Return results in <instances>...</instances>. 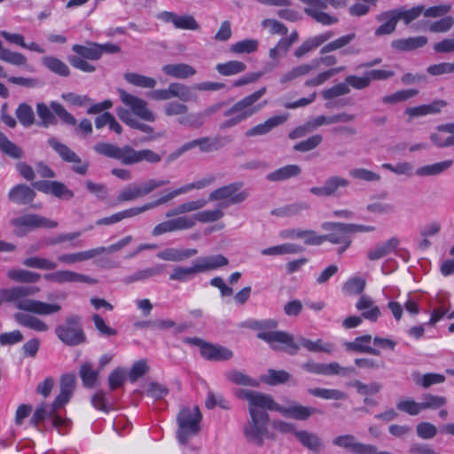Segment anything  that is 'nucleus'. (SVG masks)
I'll list each match as a JSON object with an SVG mask.
<instances>
[{
  "label": "nucleus",
  "instance_id": "1",
  "mask_svg": "<svg viewBox=\"0 0 454 454\" xmlns=\"http://www.w3.org/2000/svg\"><path fill=\"white\" fill-rule=\"evenodd\" d=\"M450 11V4H440L426 8L419 4L405 9L403 7L385 11L376 16V20L382 24L379 26L374 35L383 36L391 35L395 31L397 23L402 20L405 25L411 24L421 15L425 17L437 18L444 16Z\"/></svg>",
  "mask_w": 454,
  "mask_h": 454
},
{
  "label": "nucleus",
  "instance_id": "2",
  "mask_svg": "<svg viewBox=\"0 0 454 454\" xmlns=\"http://www.w3.org/2000/svg\"><path fill=\"white\" fill-rule=\"evenodd\" d=\"M37 190L44 194H51L58 199L69 200L74 193L59 181L40 180L32 183V188L24 184L14 185L8 192V199L17 205H27L35 198Z\"/></svg>",
  "mask_w": 454,
  "mask_h": 454
},
{
  "label": "nucleus",
  "instance_id": "3",
  "mask_svg": "<svg viewBox=\"0 0 454 454\" xmlns=\"http://www.w3.org/2000/svg\"><path fill=\"white\" fill-rule=\"evenodd\" d=\"M94 151L100 155L117 160L123 165H135L142 161L155 164L161 156L151 149L136 150L130 145L120 147L116 145L99 142L94 145Z\"/></svg>",
  "mask_w": 454,
  "mask_h": 454
},
{
  "label": "nucleus",
  "instance_id": "4",
  "mask_svg": "<svg viewBox=\"0 0 454 454\" xmlns=\"http://www.w3.org/2000/svg\"><path fill=\"white\" fill-rule=\"evenodd\" d=\"M265 93L266 88L262 87L233 104L223 113L227 119L220 124V129L235 127L258 113L267 104V101L257 103Z\"/></svg>",
  "mask_w": 454,
  "mask_h": 454
},
{
  "label": "nucleus",
  "instance_id": "5",
  "mask_svg": "<svg viewBox=\"0 0 454 454\" xmlns=\"http://www.w3.org/2000/svg\"><path fill=\"white\" fill-rule=\"evenodd\" d=\"M278 326L275 319L261 320L260 331L257 338L264 340L273 350H281L291 356L297 354L299 345L294 341V336L283 331H272Z\"/></svg>",
  "mask_w": 454,
  "mask_h": 454
},
{
  "label": "nucleus",
  "instance_id": "6",
  "mask_svg": "<svg viewBox=\"0 0 454 454\" xmlns=\"http://www.w3.org/2000/svg\"><path fill=\"white\" fill-rule=\"evenodd\" d=\"M202 414L199 406L183 407L176 416V437L180 443L185 445L190 439L200 431Z\"/></svg>",
  "mask_w": 454,
  "mask_h": 454
},
{
  "label": "nucleus",
  "instance_id": "7",
  "mask_svg": "<svg viewBox=\"0 0 454 454\" xmlns=\"http://www.w3.org/2000/svg\"><path fill=\"white\" fill-rule=\"evenodd\" d=\"M26 290L20 298L15 300L14 305L17 309L24 310L35 315L39 316H49L58 313L61 310V306L58 303H48L37 300L28 299L29 296H33L40 292V288L37 286H17Z\"/></svg>",
  "mask_w": 454,
  "mask_h": 454
},
{
  "label": "nucleus",
  "instance_id": "8",
  "mask_svg": "<svg viewBox=\"0 0 454 454\" xmlns=\"http://www.w3.org/2000/svg\"><path fill=\"white\" fill-rule=\"evenodd\" d=\"M72 51L76 54L68 57V61L73 67L84 73L96 71V67L88 60L100 59L99 43L86 41L85 44H74Z\"/></svg>",
  "mask_w": 454,
  "mask_h": 454
},
{
  "label": "nucleus",
  "instance_id": "9",
  "mask_svg": "<svg viewBox=\"0 0 454 454\" xmlns=\"http://www.w3.org/2000/svg\"><path fill=\"white\" fill-rule=\"evenodd\" d=\"M268 410L250 409V420L244 427V434L249 442L257 446L263 444V440L268 436L269 414Z\"/></svg>",
  "mask_w": 454,
  "mask_h": 454
},
{
  "label": "nucleus",
  "instance_id": "10",
  "mask_svg": "<svg viewBox=\"0 0 454 454\" xmlns=\"http://www.w3.org/2000/svg\"><path fill=\"white\" fill-rule=\"evenodd\" d=\"M55 333L67 346H78L86 341L81 317L77 315L67 317L64 324L56 326Z\"/></svg>",
  "mask_w": 454,
  "mask_h": 454
},
{
  "label": "nucleus",
  "instance_id": "11",
  "mask_svg": "<svg viewBox=\"0 0 454 454\" xmlns=\"http://www.w3.org/2000/svg\"><path fill=\"white\" fill-rule=\"evenodd\" d=\"M303 3L306 7L304 12L307 15L313 18L317 22L325 25L330 26L336 24L339 20L335 16L329 15L325 12L324 10L326 9L327 4L334 8H340L346 5V0H300Z\"/></svg>",
  "mask_w": 454,
  "mask_h": 454
},
{
  "label": "nucleus",
  "instance_id": "12",
  "mask_svg": "<svg viewBox=\"0 0 454 454\" xmlns=\"http://www.w3.org/2000/svg\"><path fill=\"white\" fill-rule=\"evenodd\" d=\"M243 186L242 182H235L230 184L219 187L210 192L208 196L209 201H221L222 207H228L230 205L239 204L243 202L247 197V192L240 191Z\"/></svg>",
  "mask_w": 454,
  "mask_h": 454
},
{
  "label": "nucleus",
  "instance_id": "13",
  "mask_svg": "<svg viewBox=\"0 0 454 454\" xmlns=\"http://www.w3.org/2000/svg\"><path fill=\"white\" fill-rule=\"evenodd\" d=\"M48 145L58 153L60 159L67 163H73L72 170L81 176L87 174L90 163L82 160L71 148L59 142L55 137L47 140Z\"/></svg>",
  "mask_w": 454,
  "mask_h": 454
},
{
  "label": "nucleus",
  "instance_id": "14",
  "mask_svg": "<svg viewBox=\"0 0 454 454\" xmlns=\"http://www.w3.org/2000/svg\"><path fill=\"white\" fill-rule=\"evenodd\" d=\"M168 184V180L149 179L143 185H137L135 184H129L120 192L117 196V200L118 202L134 200L136 199L145 197L155 189Z\"/></svg>",
  "mask_w": 454,
  "mask_h": 454
},
{
  "label": "nucleus",
  "instance_id": "15",
  "mask_svg": "<svg viewBox=\"0 0 454 454\" xmlns=\"http://www.w3.org/2000/svg\"><path fill=\"white\" fill-rule=\"evenodd\" d=\"M11 223L18 234H23L27 231L38 228L52 229L58 226L57 222L36 214H28L14 218L11 221Z\"/></svg>",
  "mask_w": 454,
  "mask_h": 454
},
{
  "label": "nucleus",
  "instance_id": "16",
  "mask_svg": "<svg viewBox=\"0 0 454 454\" xmlns=\"http://www.w3.org/2000/svg\"><path fill=\"white\" fill-rule=\"evenodd\" d=\"M343 226H346V223L326 222L322 224V229L329 231V233L322 235L323 243L329 241L332 244H341L342 247L338 251L340 254L347 250L352 242L347 228Z\"/></svg>",
  "mask_w": 454,
  "mask_h": 454
},
{
  "label": "nucleus",
  "instance_id": "17",
  "mask_svg": "<svg viewBox=\"0 0 454 454\" xmlns=\"http://www.w3.org/2000/svg\"><path fill=\"white\" fill-rule=\"evenodd\" d=\"M119 95L121 102L129 106L135 115L146 121L155 120L153 113L148 109L147 103L144 99L129 94L124 90H119Z\"/></svg>",
  "mask_w": 454,
  "mask_h": 454
},
{
  "label": "nucleus",
  "instance_id": "18",
  "mask_svg": "<svg viewBox=\"0 0 454 454\" xmlns=\"http://www.w3.org/2000/svg\"><path fill=\"white\" fill-rule=\"evenodd\" d=\"M270 411H275L286 418H291L297 420H305L312 414L321 413V411L315 408L301 405L299 403H292L289 406H283L277 403L272 398V404H270Z\"/></svg>",
  "mask_w": 454,
  "mask_h": 454
},
{
  "label": "nucleus",
  "instance_id": "19",
  "mask_svg": "<svg viewBox=\"0 0 454 454\" xmlns=\"http://www.w3.org/2000/svg\"><path fill=\"white\" fill-rule=\"evenodd\" d=\"M156 207H159L156 200L148 202V203L144 204L141 207H130V208L117 212L115 214H113L112 215L100 218V219L97 220L96 224L98 226L114 224V223H117L122 221L123 219L134 217L143 212H145L146 210H149V209Z\"/></svg>",
  "mask_w": 454,
  "mask_h": 454
},
{
  "label": "nucleus",
  "instance_id": "20",
  "mask_svg": "<svg viewBox=\"0 0 454 454\" xmlns=\"http://www.w3.org/2000/svg\"><path fill=\"white\" fill-rule=\"evenodd\" d=\"M75 387V377L74 374L66 373L60 378V392L51 403L52 412L67 404L73 395Z\"/></svg>",
  "mask_w": 454,
  "mask_h": 454
},
{
  "label": "nucleus",
  "instance_id": "21",
  "mask_svg": "<svg viewBox=\"0 0 454 454\" xmlns=\"http://www.w3.org/2000/svg\"><path fill=\"white\" fill-rule=\"evenodd\" d=\"M157 18L164 23H172L177 29L198 30L200 28L199 23L192 15L179 16L175 12L163 11L157 15Z\"/></svg>",
  "mask_w": 454,
  "mask_h": 454
},
{
  "label": "nucleus",
  "instance_id": "22",
  "mask_svg": "<svg viewBox=\"0 0 454 454\" xmlns=\"http://www.w3.org/2000/svg\"><path fill=\"white\" fill-rule=\"evenodd\" d=\"M192 228V219L188 218L187 215H182L156 224L152 231V235L158 237L168 232L185 231Z\"/></svg>",
  "mask_w": 454,
  "mask_h": 454
},
{
  "label": "nucleus",
  "instance_id": "23",
  "mask_svg": "<svg viewBox=\"0 0 454 454\" xmlns=\"http://www.w3.org/2000/svg\"><path fill=\"white\" fill-rule=\"evenodd\" d=\"M215 180V177L214 175H209L207 176H205L196 182H192L190 184H187L185 185H183L177 189L172 190L171 192H168L167 194H164L158 198L156 200L158 206H160L162 204H165L168 201H170L172 199L176 198V196L186 193L193 189L200 190L203 188H206L209 186L211 184H213Z\"/></svg>",
  "mask_w": 454,
  "mask_h": 454
},
{
  "label": "nucleus",
  "instance_id": "24",
  "mask_svg": "<svg viewBox=\"0 0 454 454\" xmlns=\"http://www.w3.org/2000/svg\"><path fill=\"white\" fill-rule=\"evenodd\" d=\"M235 395L239 399L247 400L248 402V411H250L251 408L254 410H269L270 404H272V397L260 392L248 389H238Z\"/></svg>",
  "mask_w": 454,
  "mask_h": 454
},
{
  "label": "nucleus",
  "instance_id": "25",
  "mask_svg": "<svg viewBox=\"0 0 454 454\" xmlns=\"http://www.w3.org/2000/svg\"><path fill=\"white\" fill-rule=\"evenodd\" d=\"M372 336L364 334L355 338L352 341H345L343 348L348 352L366 353L373 356H380V350L371 347Z\"/></svg>",
  "mask_w": 454,
  "mask_h": 454
},
{
  "label": "nucleus",
  "instance_id": "26",
  "mask_svg": "<svg viewBox=\"0 0 454 454\" xmlns=\"http://www.w3.org/2000/svg\"><path fill=\"white\" fill-rule=\"evenodd\" d=\"M356 309L361 311L363 318L370 322H376L381 315L379 306L375 305L372 298L366 294L360 296L356 303Z\"/></svg>",
  "mask_w": 454,
  "mask_h": 454
},
{
  "label": "nucleus",
  "instance_id": "27",
  "mask_svg": "<svg viewBox=\"0 0 454 454\" xmlns=\"http://www.w3.org/2000/svg\"><path fill=\"white\" fill-rule=\"evenodd\" d=\"M333 35V32L325 31L322 34L308 38L295 50L294 56L298 59L305 56L309 51L328 42Z\"/></svg>",
  "mask_w": 454,
  "mask_h": 454
},
{
  "label": "nucleus",
  "instance_id": "28",
  "mask_svg": "<svg viewBox=\"0 0 454 454\" xmlns=\"http://www.w3.org/2000/svg\"><path fill=\"white\" fill-rule=\"evenodd\" d=\"M288 119V114L274 115L264 122L259 123L246 131V137L261 136L269 133L273 128L285 123Z\"/></svg>",
  "mask_w": 454,
  "mask_h": 454
},
{
  "label": "nucleus",
  "instance_id": "29",
  "mask_svg": "<svg viewBox=\"0 0 454 454\" xmlns=\"http://www.w3.org/2000/svg\"><path fill=\"white\" fill-rule=\"evenodd\" d=\"M232 351L225 347L207 343L202 346L201 356L209 361H225L232 357Z\"/></svg>",
  "mask_w": 454,
  "mask_h": 454
},
{
  "label": "nucleus",
  "instance_id": "30",
  "mask_svg": "<svg viewBox=\"0 0 454 454\" xmlns=\"http://www.w3.org/2000/svg\"><path fill=\"white\" fill-rule=\"evenodd\" d=\"M431 140L438 147L454 145V123L441 125L437 131L431 135Z\"/></svg>",
  "mask_w": 454,
  "mask_h": 454
},
{
  "label": "nucleus",
  "instance_id": "31",
  "mask_svg": "<svg viewBox=\"0 0 454 454\" xmlns=\"http://www.w3.org/2000/svg\"><path fill=\"white\" fill-rule=\"evenodd\" d=\"M198 254L195 248L177 249L174 247L165 248L157 254L159 259L170 262H182Z\"/></svg>",
  "mask_w": 454,
  "mask_h": 454
},
{
  "label": "nucleus",
  "instance_id": "32",
  "mask_svg": "<svg viewBox=\"0 0 454 454\" xmlns=\"http://www.w3.org/2000/svg\"><path fill=\"white\" fill-rule=\"evenodd\" d=\"M14 319L20 325L35 332L44 333L49 330V325L43 320L30 314L15 313Z\"/></svg>",
  "mask_w": 454,
  "mask_h": 454
},
{
  "label": "nucleus",
  "instance_id": "33",
  "mask_svg": "<svg viewBox=\"0 0 454 454\" xmlns=\"http://www.w3.org/2000/svg\"><path fill=\"white\" fill-rule=\"evenodd\" d=\"M427 41L426 36L419 35L393 40L391 46L399 51H411L424 47L427 43Z\"/></svg>",
  "mask_w": 454,
  "mask_h": 454
},
{
  "label": "nucleus",
  "instance_id": "34",
  "mask_svg": "<svg viewBox=\"0 0 454 454\" xmlns=\"http://www.w3.org/2000/svg\"><path fill=\"white\" fill-rule=\"evenodd\" d=\"M223 140H226L227 142H230L231 139L228 137H204L201 138L194 139L192 141H189V145H191V150L193 149L196 146L200 147V150L201 152L208 153L213 151H217L221 149L223 146Z\"/></svg>",
  "mask_w": 454,
  "mask_h": 454
},
{
  "label": "nucleus",
  "instance_id": "35",
  "mask_svg": "<svg viewBox=\"0 0 454 454\" xmlns=\"http://www.w3.org/2000/svg\"><path fill=\"white\" fill-rule=\"evenodd\" d=\"M399 246L397 238H391L386 242L376 246L368 252L367 257L370 261H376L395 253Z\"/></svg>",
  "mask_w": 454,
  "mask_h": 454
},
{
  "label": "nucleus",
  "instance_id": "36",
  "mask_svg": "<svg viewBox=\"0 0 454 454\" xmlns=\"http://www.w3.org/2000/svg\"><path fill=\"white\" fill-rule=\"evenodd\" d=\"M195 262L199 272H205L226 266L229 261L224 255L216 254L200 258Z\"/></svg>",
  "mask_w": 454,
  "mask_h": 454
},
{
  "label": "nucleus",
  "instance_id": "37",
  "mask_svg": "<svg viewBox=\"0 0 454 454\" xmlns=\"http://www.w3.org/2000/svg\"><path fill=\"white\" fill-rule=\"evenodd\" d=\"M162 71L165 74L178 79H185L196 74L192 66L184 63L164 65Z\"/></svg>",
  "mask_w": 454,
  "mask_h": 454
},
{
  "label": "nucleus",
  "instance_id": "38",
  "mask_svg": "<svg viewBox=\"0 0 454 454\" xmlns=\"http://www.w3.org/2000/svg\"><path fill=\"white\" fill-rule=\"evenodd\" d=\"M314 71H316V70H315L312 61H310L309 63L301 64V65H298V66L293 67L288 72L285 73L280 77L279 81L282 84H286V83L291 82L298 78L307 76Z\"/></svg>",
  "mask_w": 454,
  "mask_h": 454
},
{
  "label": "nucleus",
  "instance_id": "39",
  "mask_svg": "<svg viewBox=\"0 0 454 454\" xmlns=\"http://www.w3.org/2000/svg\"><path fill=\"white\" fill-rule=\"evenodd\" d=\"M42 63L48 70L61 77H67L70 74L68 66L57 57L45 56Z\"/></svg>",
  "mask_w": 454,
  "mask_h": 454
},
{
  "label": "nucleus",
  "instance_id": "40",
  "mask_svg": "<svg viewBox=\"0 0 454 454\" xmlns=\"http://www.w3.org/2000/svg\"><path fill=\"white\" fill-rule=\"evenodd\" d=\"M301 168L298 165L291 164L279 168L275 171L269 173L266 176L270 182H278L297 176L301 173Z\"/></svg>",
  "mask_w": 454,
  "mask_h": 454
},
{
  "label": "nucleus",
  "instance_id": "41",
  "mask_svg": "<svg viewBox=\"0 0 454 454\" xmlns=\"http://www.w3.org/2000/svg\"><path fill=\"white\" fill-rule=\"evenodd\" d=\"M294 435L304 447L312 451L318 452L323 446L322 440L317 434L306 430L295 431Z\"/></svg>",
  "mask_w": 454,
  "mask_h": 454
},
{
  "label": "nucleus",
  "instance_id": "42",
  "mask_svg": "<svg viewBox=\"0 0 454 454\" xmlns=\"http://www.w3.org/2000/svg\"><path fill=\"white\" fill-rule=\"evenodd\" d=\"M299 346H302L309 352H325L331 354L334 350V345L331 342H324L321 339L313 341L311 340L301 337Z\"/></svg>",
  "mask_w": 454,
  "mask_h": 454
},
{
  "label": "nucleus",
  "instance_id": "43",
  "mask_svg": "<svg viewBox=\"0 0 454 454\" xmlns=\"http://www.w3.org/2000/svg\"><path fill=\"white\" fill-rule=\"evenodd\" d=\"M207 200L204 199L182 203L178 205L176 207L168 211L166 213V217H172L177 215L197 211L204 207L207 205Z\"/></svg>",
  "mask_w": 454,
  "mask_h": 454
},
{
  "label": "nucleus",
  "instance_id": "44",
  "mask_svg": "<svg viewBox=\"0 0 454 454\" xmlns=\"http://www.w3.org/2000/svg\"><path fill=\"white\" fill-rule=\"evenodd\" d=\"M215 69L221 75L231 76L244 72L247 69V65L239 60H229L224 63H218Z\"/></svg>",
  "mask_w": 454,
  "mask_h": 454
},
{
  "label": "nucleus",
  "instance_id": "45",
  "mask_svg": "<svg viewBox=\"0 0 454 454\" xmlns=\"http://www.w3.org/2000/svg\"><path fill=\"white\" fill-rule=\"evenodd\" d=\"M223 212L221 208H215L213 210H203L192 215H187L188 218L192 221V228L195 226L196 222L200 223H212L220 220L223 216Z\"/></svg>",
  "mask_w": 454,
  "mask_h": 454
},
{
  "label": "nucleus",
  "instance_id": "46",
  "mask_svg": "<svg viewBox=\"0 0 454 454\" xmlns=\"http://www.w3.org/2000/svg\"><path fill=\"white\" fill-rule=\"evenodd\" d=\"M96 247L86 251L73 254H64L58 257V260L66 264H73L78 262H84L92 259L97 255Z\"/></svg>",
  "mask_w": 454,
  "mask_h": 454
},
{
  "label": "nucleus",
  "instance_id": "47",
  "mask_svg": "<svg viewBox=\"0 0 454 454\" xmlns=\"http://www.w3.org/2000/svg\"><path fill=\"white\" fill-rule=\"evenodd\" d=\"M345 68L346 67L344 66H340V67H332L328 70L320 72L316 76L306 80L304 84L307 87L320 86V85L324 84L325 82H327L333 75L344 71Z\"/></svg>",
  "mask_w": 454,
  "mask_h": 454
},
{
  "label": "nucleus",
  "instance_id": "48",
  "mask_svg": "<svg viewBox=\"0 0 454 454\" xmlns=\"http://www.w3.org/2000/svg\"><path fill=\"white\" fill-rule=\"evenodd\" d=\"M200 273L195 262L191 267L176 266L169 275V279L173 281L187 282L191 278Z\"/></svg>",
  "mask_w": 454,
  "mask_h": 454
},
{
  "label": "nucleus",
  "instance_id": "49",
  "mask_svg": "<svg viewBox=\"0 0 454 454\" xmlns=\"http://www.w3.org/2000/svg\"><path fill=\"white\" fill-rule=\"evenodd\" d=\"M452 164L453 161L451 160H447L431 165H426L419 168L416 170V174L420 176L439 175L450 168Z\"/></svg>",
  "mask_w": 454,
  "mask_h": 454
},
{
  "label": "nucleus",
  "instance_id": "50",
  "mask_svg": "<svg viewBox=\"0 0 454 454\" xmlns=\"http://www.w3.org/2000/svg\"><path fill=\"white\" fill-rule=\"evenodd\" d=\"M0 60L9 63L13 66L20 67L27 65V59L22 53L17 51H11L10 50L3 47L0 41Z\"/></svg>",
  "mask_w": 454,
  "mask_h": 454
},
{
  "label": "nucleus",
  "instance_id": "51",
  "mask_svg": "<svg viewBox=\"0 0 454 454\" xmlns=\"http://www.w3.org/2000/svg\"><path fill=\"white\" fill-rule=\"evenodd\" d=\"M7 277L19 283H35L41 278L40 274L27 270H10Z\"/></svg>",
  "mask_w": 454,
  "mask_h": 454
},
{
  "label": "nucleus",
  "instance_id": "52",
  "mask_svg": "<svg viewBox=\"0 0 454 454\" xmlns=\"http://www.w3.org/2000/svg\"><path fill=\"white\" fill-rule=\"evenodd\" d=\"M308 392L315 397L325 400H344L347 397L346 393L339 389L314 387L309 388Z\"/></svg>",
  "mask_w": 454,
  "mask_h": 454
},
{
  "label": "nucleus",
  "instance_id": "53",
  "mask_svg": "<svg viewBox=\"0 0 454 454\" xmlns=\"http://www.w3.org/2000/svg\"><path fill=\"white\" fill-rule=\"evenodd\" d=\"M355 38H356L355 33H350V34L340 36L339 38L325 44L320 49V55H324V54L329 53L331 51L340 50V49L347 46L348 44H349Z\"/></svg>",
  "mask_w": 454,
  "mask_h": 454
},
{
  "label": "nucleus",
  "instance_id": "54",
  "mask_svg": "<svg viewBox=\"0 0 454 454\" xmlns=\"http://www.w3.org/2000/svg\"><path fill=\"white\" fill-rule=\"evenodd\" d=\"M124 79L130 84L146 89H153L156 85V80L152 77L145 76L137 73H126Z\"/></svg>",
  "mask_w": 454,
  "mask_h": 454
},
{
  "label": "nucleus",
  "instance_id": "55",
  "mask_svg": "<svg viewBox=\"0 0 454 454\" xmlns=\"http://www.w3.org/2000/svg\"><path fill=\"white\" fill-rule=\"evenodd\" d=\"M425 29L431 33H446L454 26L452 16H444L431 23H425Z\"/></svg>",
  "mask_w": 454,
  "mask_h": 454
},
{
  "label": "nucleus",
  "instance_id": "56",
  "mask_svg": "<svg viewBox=\"0 0 454 454\" xmlns=\"http://www.w3.org/2000/svg\"><path fill=\"white\" fill-rule=\"evenodd\" d=\"M0 151L13 158V159H20L22 157L21 149L15 145L13 142L9 140V138L0 131Z\"/></svg>",
  "mask_w": 454,
  "mask_h": 454
},
{
  "label": "nucleus",
  "instance_id": "57",
  "mask_svg": "<svg viewBox=\"0 0 454 454\" xmlns=\"http://www.w3.org/2000/svg\"><path fill=\"white\" fill-rule=\"evenodd\" d=\"M258 49V41L256 39H244L232 43L230 51L235 54L253 53Z\"/></svg>",
  "mask_w": 454,
  "mask_h": 454
},
{
  "label": "nucleus",
  "instance_id": "58",
  "mask_svg": "<svg viewBox=\"0 0 454 454\" xmlns=\"http://www.w3.org/2000/svg\"><path fill=\"white\" fill-rule=\"evenodd\" d=\"M419 94L417 89H406L395 91L391 95H387L382 98V102L385 104H396L399 102L406 101Z\"/></svg>",
  "mask_w": 454,
  "mask_h": 454
},
{
  "label": "nucleus",
  "instance_id": "59",
  "mask_svg": "<svg viewBox=\"0 0 454 454\" xmlns=\"http://www.w3.org/2000/svg\"><path fill=\"white\" fill-rule=\"evenodd\" d=\"M421 408L425 410H438L442 408L447 403L445 396L435 395L430 393H427L422 397Z\"/></svg>",
  "mask_w": 454,
  "mask_h": 454
},
{
  "label": "nucleus",
  "instance_id": "60",
  "mask_svg": "<svg viewBox=\"0 0 454 454\" xmlns=\"http://www.w3.org/2000/svg\"><path fill=\"white\" fill-rule=\"evenodd\" d=\"M44 278L48 281L63 284V283H75L77 273L71 270H58L55 272L44 275Z\"/></svg>",
  "mask_w": 454,
  "mask_h": 454
},
{
  "label": "nucleus",
  "instance_id": "61",
  "mask_svg": "<svg viewBox=\"0 0 454 454\" xmlns=\"http://www.w3.org/2000/svg\"><path fill=\"white\" fill-rule=\"evenodd\" d=\"M98 371L92 369V365L89 363L82 364L80 368V377L84 387H93L98 378Z\"/></svg>",
  "mask_w": 454,
  "mask_h": 454
},
{
  "label": "nucleus",
  "instance_id": "62",
  "mask_svg": "<svg viewBox=\"0 0 454 454\" xmlns=\"http://www.w3.org/2000/svg\"><path fill=\"white\" fill-rule=\"evenodd\" d=\"M15 114L20 124L24 127H30L35 121L34 111L26 103L20 104Z\"/></svg>",
  "mask_w": 454,
  "mask_h": 454
},
{
  "label": "nucleus",
  "instance_id": "63",
  "mask_svg": "<svg viewBox=\"0 0 454 454\" xmlns=\"http://www.w3.org/2000/svg\"><path fill=\"white\" fill-rule=\"evenodd\" d=\"M396 408L399 411L404 412L410 416H417L422 411L421 403L416 402L412 398H406L398 401Z\"/></svg>",
  "mask_w": 454,
  "mask_h": 454
},
{
  "label": "nucleus",
  "instance_id": "64",
  "mask_svg": "<svg viewBox=\"0 0 454 454\" xmlns=\"http://www.w3.org/2000/svg\"><path fill=\"white\" fill-rule=\"evenodd\" d=\"M23 265L29 267V268H35V269H40V270H51L57 268V263L50 259L43 258V257H37V256H32L26 258L23 261Z\"/></svg>",
  "mask_w": 454,
  "mask_h": 454
}]
</instances>
